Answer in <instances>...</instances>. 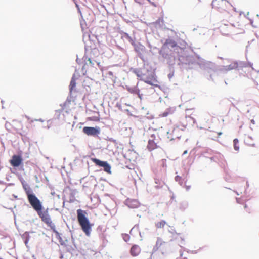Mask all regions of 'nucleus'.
Masks as SVG:
<instances>
[{
    "mask_svg": "<svg viewBox=\"0 0 259 259\" xmlns=\"http://www.w3.org/2000/svg\"><path fill=\"white\" fill-rule=\"evenodd\" d=\"M185 187L187 190H189L191 188V185H187L186 182H185Z\"/></svg>",
    "mask_w": 259,
    "mask_h": 259,
    "instance_id": "20",
    "label": "nucleus"
},
{
    "mask_svg": "<svg viewBox=\"0 0 259 259\" xmlns=\"http://www.w3.org/2000/svg\"><path fill=\"white\" fill-rule=\"evenodd\" d=\"M183 130L178 126H174L167 132V137L170 140L179 139L182 136Z\"/></svg>",
    "mask_w": 259,
    "mask_h": 259,
    "instance_id": "4",
    "label": "nucleus"
},
{
    "mask_svg": "<svg viewBox=\"0 0 259 259\" xmlns=\"http://www.w3.org/2000/svg\"><path fill=\"white\" fill-rule=\"evenodd\" d=\"M166 224V223L165 221L161 220L159 222L156 223L155 226L157 228H158V229L163 228L165 226Z\"/></svg>",
    "mask_w": 259,
    "mask_h": 259,
    "instance_id": "14",
    "label": "nucleus"
},
{
    "mask_svg": "<svg viewBox=\"0 0 259 259\" xmlns=\"http://www.w3.org/2000/svg\"><path fill=\"white\" fill-rule=\"evenodd\" d=\"M233 18V16L231 15L228 19V22L230 23V24L234 27L240 26L239 23L238 22H236Z\"/></svg>",
    "mask_w": 259,
    "mask_h": 259,
    "instance_id": "13",
    "label": "nucleus"
},
{
    "mask_svg": "<svg viewBox=\"0 0 259 259\" xmlns=\"http://www.w3.org/2000/svg\"><path fill=\"white\" fill-rule=\"evenodd\" d=\"M187 153V151H185L184 152V154H186Z\"/></svg>",
    "mask_w": 259,
    "mask_h": 259,
    "instance_id": "23",
    "label": "nucleus"
},
{
    "mask_svg": "<svg viewBox=\"0 0 259 259\" xmlns=\"http://www.w3.org/2000/svg\"><path fill=\"white\" fill-rule=\"evenodd\" d=\"M244 208L245 209H246V211L248 213H250V209H248V207H247V205L245 204L244 205Z\"/></svg>",
    "mask_w": 259,
    "mask_h": 259,
    "instance_id": "21",
    "label": "nucleus"
},
{
    "mask_svg": "<svg viewBox=\"0 0 259 259\" xmlns=\"http://www.w3.org/2000/svg\"><path fill=\"white\" fill-rule=\"evenodd\" d=\"M167 244L165 242L163 241L160 238H158L156 242V244L154 247V250L155 251L159 250L161 252L162 254L166 250Z\"/></svg>",
    "mask_w": 259,
    "mask_h": 259,
    "instance_id": "6",
    "label": "nucleus"
},
{
    "mask_svg": "<svg viewBox=\"0 0 259 259\" xmlns=\"http://www.w3.org/2000/svg\"><path fill=\"white\" fill-rule=\"evenodd\" d=\"M141 251L140 247L138 245L134 244L131 247L130 253L133 257H136L140 254Z\"/></svg>",
    "mask_w": 259,
    "mask_h": 259,
    "instance_id": "11",
    "label": "nucleus"
},
{
    "mask_svg": "<svg viewBox=\"0 0 259 259\" xmlns=\"http://www.w3.org/2000/svg\"><path fill=\"white\" fill-rule=\"evenodd\" d=\"M211 5L213 9L220 13L229 14L236 11L234 4L227 0H213Z\"/></svg>",
    "mask_w": 259,
    "mask_h": 259,
    "instance_id": "2",
    "label": "nucleus"
},
{
    "mask_svg": "<svg viewBox=\"0 0 259 259\" xmlns=\"http://www.w3.org/2000/svg\"><path fill=\"white\" fill-rule=\"evenodd\" d=\"M157 143L158 141L157 139L156 138V136L153 134L151 135L148 140L147 149L150 151L156 149L158 147Z\"/></svg>",
    "mask_w": 259,
    "mask_h": 259,
    "instance_id": "7",
    "label": "nucleus"
},
{
    "mask_svg": "<svg viewBox=\"0 0 259 259\" xmlns=\"http://www.w3.org/2000/svg\"><path fill=\"white\" fill-rule=\"evenodd\" d=\"M76 85V82L75 80L74 79H72L70 83V90L71 91L75 87Z\"/></svg>",
    "mask_w": 259,
    "mask_h": 259,
    "instance_id": "17",
    "label": "nucleus"
},
{
    "mask_svg": "<svg viewBox=\"0 0 259 259\" xmlns=\"http://www.w3.org/2000/svg\"><path fill=\"white\" fill-rule=\"evenodd\" d=\"M83 132L88 136H96L100 133L99 128L85 126L83 128Z\"/></svg>",
    "mask_w": 259,
    "mask_h": 259,
    "instance_id": "9",
    "label": "nucleus"
},
{
    "mask_svg": "<svg viewBox=\"0 0 259 259\" xmlns=\"http://www.w3.org/2000/svg\"><path fill=\"white\" fill-rule=\"evenodd\" d=\"M24 190L25 191V193L26 194L28 201H29V196H36L35 194L31 193V191L30 189H27L26 187H24Z\"/></svg>",
    "mask_w": 259,
    "mask_h": 259,
    "instance_id": "15",
    "label": "nucleus"
},
{
    "mask_svg": "<svg viewBox=\"0 0 259 259\" xmlns=\"http://www.w3.org/2000/svg\"><path fill=\"white\" fill-rule=\"evenodd\" d=\"M92 161L96 165L104 168V170L108 173L111 174V166L106 161H103L96 158H92Z\"/></svg>",
    "mask_w": 259,
    "mask_h": 259,
    "instance_id": "5",
    "label": "nucleus"
},
{
    "mask_svg": "<svg viewBox=\"0 0 259 259\" xmlns=\"http://www.w3.org/2000/svg\"><path fill=\"white\" fill-rule=\"evenodd\" d=\"M234 143V148L236 151H239V141L237 139H235L233 140Z\"/></svg>",
    "mask_w": 259,
    "mask_h": 259,
    "instance_id": "16",
    "label": "nucleus"
},
{
    "mask_svg": "<svg viewBox=\"0 0 259 259\" xmlns=\"http://www.w3.org/2000/svg\"><path fill=\"white\" fill-rule=\"evenodd\" d=\"M181 180H182V178L180 176H177L175 177V180L177 182H179L181 185H182V183H181Z\"/></svg>",
    "mask_w": 259,
    "mask_h": 259,
    "instance_id": "19",
    "label": "nucleus"
},
{
    "mask_svg": "<svg viewBox=\"0 0 259 259\" xmlns=\"http://www.w3.org/2000/svg\"><path fill=\"white\" fill-rule=\"evenodd\" d=\"M29 203L32 208L37 212L38 215L41 221L48 227L54 229L55 226L52 222L51 218L48 213V209L42 210V205L40 201L36 196H30L29 197Z\"/></svg>",
    "mask_w": 259,
    "mask_h": 259,
    "instance_id": "1",
    "label": "nucleus"
},
{
    "mask_svg": "<svg viewBox=\"0 0 259 259\" xmlns=\"http://www.w3.org/2000/svg\"><path fill=\"white\" fill-rule=\"evenodd\" d=\"M221 134H222V133H219V135H221Z\"/></svg>",
    "mask_w": 259,
    "mask_h": 259,
    "instance_id": "24",
    "label": "nucleus"
},
{
    "mask_svg": "<svg viewBox=\"0 0 259 259\" xmlns=\"http://www.w3.org/2000/svg\"><path fill=\"white\" fill-rule=\"evenodd\" d=\"M141 80L149 85L158 87V81L153 74H151L148 77H143Z\"/></svg>",
    "mask_w": 259,
    "mask_h": 259,
    "instance_id": "8",
    "label": "nucleus"
},
{
    "mask_svg": "<svg viewBox=\"0 0 259 259\" xmlns=\"http://www.w3.org/2000/svg\"><path fill=\"white\" fill-rule=\"evenodd\" d=\"M168 114V112H164L162 114V116L165 117V116H167Z\"/></svg>",
    "mask_w": 259,
    "mask_h": 259,
    "instance_id": "22",
    "label": "nucleus"
},
{
    "mask_svg": "<svg viewBox=\"0 0 259 259\" xmlns=\"http://www.w3.org/2000/svg\"><path fill=\"white\" fill-rule=\"evenodd\" d=\"M123 240L125 242H128L130 240V236L128 234H124L122 235Z\"/></svg>",
    "mask_w": 259,
    "mask_h": 259,
    "instance_id": "18",
    "label": "nucleus"
},
{
    "mask_svg": "<svg viewBox=\"0 0 259 259\" xmlns=\"http://www.w3.org/2000/svg\"><path fill=\"white\" fill-rule=\"evenodd\" d=\"M164 46H167L168 48H174L177 46V43L175 41L171 39H167L166 40L164 44Z\"/></svg>",
    "mask_w": 259,
    "mask_h": 259,
    "instance_id": "12",
    "label": "nucleus"
},
{
    "mask_svg": "<svg viewBox=\"0 0 259 259\" xmlns=\"http://www.w3.org/2000/svg\"><path fill=\"white\" fill-rule=\"evenodd\" d=\"M183 259H186V258H183Z\"/></svg>",
    "mask_w": 259,
    "mask_h": 259,
    "instance_id": "26",
    "label": "nucleus"
},
{
    "mask_svg": "<svg viewBox=\"0 0 259 259\" xmlns=\"http://www.w3.org/2000/svg\"><path fill=\"white\" fill-rule=\"evenodd\" d=\"M85 211L79 209L77 210V220L81 229L86 235L89 236L91 233L92 225L86 217Z\"/></svg>",
    "mask_w": 259,
    "mask_h": 259,
    "instance_id": "3",
    "label": "nucleus"
},
{
    "mask_svg": "<svg viewBox=\"0 0 259 259\" xmlns=\"http://www.w3.org/2000/svg\"><path fill=\"white\" fill-rule=\"evenodd\" d=\"M22 160L21 156L14 155L10 160V163L13 167H18L22 164Z\"/></svg>",
    "mask_w": 259,
    "mask_h": 259,
    "instance_id": "10",
    "label": "nucleus"
},
{
    "mask_svg": "<svg viewBox=\"0 0 259 259\" xmlns=\"http://www.w3.org/2000/svg\"><path fill=\"white\" fill-rule=\"evenodd\" d=\"M237 201L238 203H239L238 199H237Z\"/></svg>",
    "mask_w": 259,
    "mask_h": 259,
    "instance_id": "25",
    "label": "nucleus"
}]
</instances>
